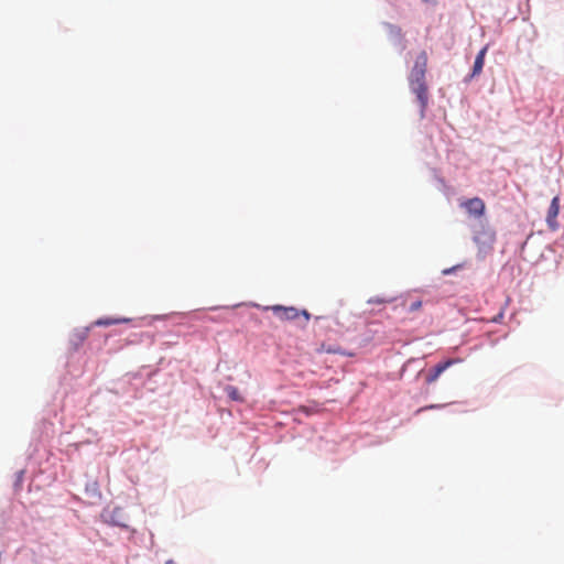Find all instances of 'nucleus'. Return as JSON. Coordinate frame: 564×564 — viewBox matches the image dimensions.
<instances>
[{
  "label": "nucleus",
  "instance_id": "nucleus-1",
  "mask_svg": "<svg viewBox=\"0 0 564 564\" xmlns=\"http://www.w3.org/2000/svg\"><path fill=\"white\" fill-rule=\"evenodd\" d=\"M268 310L272 311L280 321H294L297 317L303 316L307 323L311 318L308 311L297 310L294 306L272 305L269 306Z\"/></svg>",
  "mask_w": 564,
  "mask_h": 564
},
{
  "label": "nucleus",
  "instance_id": "nucleus-2",
  "mask_svg": "<svg viewBox=\"0 0 564 564\" xmlns=\"http://www.w3.org/2000/svg\"><path fill=\"white\" fill-rule=\"evenodd\" d=\"M496 240V234L490 228H482L479 231H476L474 235V241L479 248V252L486 253L487 251L492 249L494 242Z\"/></svg>",
  "mask_w": 564,
  "mask_h": 564
},
{
  "label": "nucleus",
  "instance_id": "nucleus-3",
  "mask_svg": "<svg viewBox=\"0 0 564 564\" xmlns=\"http://www.w3.org/2000/svg\"><path fill=\"white\" fill-rule=\"evenodd\" d=\"M459 206L466 210L468 216L474 218H480L485 215L486 204L479 197H473L462 200Z\"/></svg>",
  "mask_w": 564,
  "mask_h": 564
},
{
  "label": "nucleus",
  "instance_id": "nucleus-4",
  "mask_svg": "<svg viewBox=\"0 0 564 564\" xmlns=\"http://www.w3.org/2000/svg\"><path fill=\"white\" fill-rule=\"evenodd\" d=\"M427 67V54L422 51L416 56L412 70L410 73V80L425 79V73Z\"/></svg>",
  "mask_w": 564,
  "mask_h": 564
},
{
  "label": "nucleus",
  "instance_id": "nucleus-5",
  "mask_svg": "<svg viewBox=\"0 0 564 564\" xmlns=\"http://www.w3.org/2000/svg\"><path fill=\"white\" fill-rule=\"evenodd\" d=\"M410 86H411L412 91L416 95L422 109H424L427 105V99H429L427 86L425 84V79L410 80Z\"/></svg>",
  "mask_w": 564,
  "mask_h": 564
},
{
  "label": "nucleus",
  "instance_id": "nucleus-6",
  "mask_svg": "<svg viewBox=\"0 0 564 564\" xmlns=\"http://www.w3.org/2000/svg\"><path fill=\"white\" fill-rule=\"evenodd\" d=\"M560 213V197L555 196L549 207L546 215V223L551 230H556L558 228L557 216Z\"/></svg>",
  "mask_w": 564,
  "mask_h": 564
},
{
  "label": "nucleus",
  "instance_id": "nucleus-7",
  "mask_svg": "<svg viewBox=\"0 0 564 564\" xmlns=\"http://www.w3.org/2000/svg\"><path fill=\"white\" fill-rule=\"evenodd\" d=\"M457 360L448 359L444 362H440L433 369H431L425 378L426 383L431 384L435 382L438 377L452 365H454Z\"/></svg>",
  "mask_w": 564,
  "mask_h": 564
},
{
  "label": "nucleus",
  "instance_id": "nucleus-8",
  "mask_svg": "<svg viewBox=\"0 0 564 564\" xmlns=\"http://www.w3.org/2000/svg\"><path fill=\"white\" fill-rule=\"evenodd\" d=\"M486 53H487V46L482 47L478 52V54L475 58V62H474V66H473V73H471L473 77L478 76L482 72Z\"/></svg>",
  "mask_w": 564,
  "mask_h": 564
},
{
  "label": "nucleus",
  "instance_id": "nucleus-9",
  "mask_svg": "<svg viewBox=\"0 0 564 564\" xmlns=\"http://www.w3.org/2000/svg\"><path fill=\"white\" fill-rule=\"evenodd\" d=\"M129 318H112V317H102L95 322L97 326H111L116 324L127 323Z\"/></svg>",
  "mask_w": 564,
  "mask_h": 564
},
{
  "label": "nucleus",
  "instance_id": "nucleus-10",
  "mask_svg": "<svg viewBox=\"0 0 564 564\" xmlns=\"http://www.w3.org/2000/svg\"><path fill=\"white\" fill-rule=\"evenodd\" d=\"M225 392L234 401H239V402L243 401V398H242L240 391L238 390V388H236L234 386H227L225 388Z\"/></svg>",
  "mask_w": 564,
  "mask_h": 564
},
{
  "label": "nucleus",
  "instance_id": "nucleus-11",
  "mask_svg": "<svg viewBox=\"0 0 564 564\" xmlns=\"http://www.w3.org/2000/svg\"><path fill=\"white\" fill-rule=\"evenodd\" d=\"M317 352H328V354H338L339 348H335L332 346L326 347L324 344L321 346V348L317 349Z\"/></svg>",
  "mask_w": 564,
  "mask_h": 564
},
{
  "label": "nucleus",
  "instance_id": "nucleus-12",
  "mask_svg": "<svg viewBox=\"0 0 564 564\" xmlns=\"http://www.w3.org/2000/svg\"><path fill=\"white\" fill-rule=\"evenodd\" d=\"M422 307V301H414L410 304L409 311L410 312H416Z\"/></svg>",
  "mask_w": 564,
  "mask_h": 564
},
{
  "label": "nucleus",
  "instance_id": "nucleus-13",
  "mask_svg": "<svg viewBox=\"0 0 564 564\" xmlns=\"http://www.w3.org/2000/svg\"><path fill=\"white\" fill-rule=\"evenodd\" d=\"M369 303H372V304H384L387 303L388 301L384 300V299H380V297H372L368 301Z\"/></svg>",
  "mask_w": 564,
  "mask_h": 564
},
{
  "label": "nucleus",
  "instance_id": "nucleus-14",
  "mask_svg": "<svg viewBox=\"0 0 564 564\" xmlns=\"http://www.w3.org/2000/svg\"><path fill=\"white\" fill-rule=\"evenodd\" d=\"M456 268L457 267H453L451 269H446V270L443 271V274H449V273L454 272L456 270Z\"/></svg>",
  "mask_w": 564,
  "mask_h": 564
},
{
  "label": "nucleus",
  "instance_id": "nucleus-15",
  "mask_svg": "<svg viewBox=\"0 0 564 564\" xmlns=\"http://www.w3.org/2000/svg\"><path fill=\"white\" fill-rule=\"evenodd\" d=\"M434 408H438V405H430V406L421 408L417 412H422L426 409H434Z\"/></svg>",
  "mask_w": 564,
  "mask_h": 564
},
{
  "label": "nucleus",
  "instance_id": "nucleus-16",
  "mask_svg": "<svg viewBox=\"0 0 564 564\" xmlns=\"http://www.w3.org/2000/svg\"><path fill=\"white\" fill-rule=\"evenodd\" d=\"M165 564H177L174 560H167Z\"/></svg>",
  "mask_w": 564,
  "mask_h": 564
},
{
  "label": "nucleus",
  "instance_id": "nucleus-17",
  "mask_svg": "<svg viewBox=\"0 0 564 564\" xmlns=\"http://www.w3.org/2000/svg\"><path fill=\"white\" fill-rule=\"evenodd\" d=\"M113 523H115L116 525L126 527L123 523H121V522H119V521H115V520H113Z\"/></svg>",
  "mask_w": 564,
  "mask_h": 564
}]
</instances>
